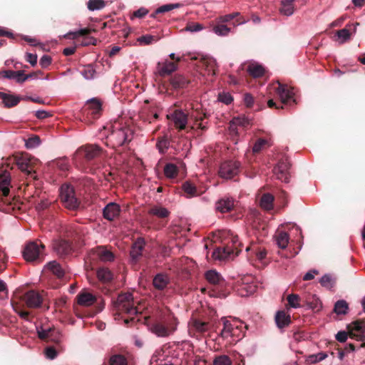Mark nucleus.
I'll list each match as a JSON object with an SVG mask.
<instances>
[{
	"mask_svg": "<svg viewBox=\"0 0 365 365\" xmlns=\"http://www.w3.org/2000/svg\"><path fill=\"white\" fill-rule=\"evenodd\" d=\"M327 357V354L325 352H319L317 354H312L309 356V360L312 363H317Z\"/></svg>",
	"mask_w": 365,
	"mask_h": 365,
	"instance_id": "obj_58",
	"label": "nucleus"
},
{
	"mask_svg": "<svg viewBox=\"0 0 365 365\" xmlns=\"http://www.w3.org/2000/svg\"><path fill=\"white\" fill-rule=\"evenodd\" d=\"M115 309L116 310L115 316H120L123 313L130 316V318L124 319V323L126 325L135 322L137 320L133 316L141 313L140 306L135 305L133 294L130 293L119 294L115 303Z\"/></svg>",
	"mask_w": 365,
	"mask_h": 365,
	"instance_id": "obj_5",
	"label": "nucleus"
},
{
	"mask_svg": "<svg viewBox=\"0 0 365 365\" xmlns=\"http://www.w3.org/2000/svg\"><path fill=\"white\" fill-rule=\"evenodd\" d=\"M214 365H231L232 360L227 355L216 356L213 360Z\"/></svg>",
	"mask_w": 365,
	"mask_h": 365,
	"instance_id": "obj_51",
	"label": "nucleus"
},
{
	"mask_svg": "<svg viewBox=\"0 0 365 365\" xmlns=\"http://www.w3.org/2000/svg\"><path fill=\"white\" fill-rule=\"evenodd\" d=\"M150 215L155 216L160 219H165L169 217L170 212L165 207L160 205H154L148 210Z\"/></svg>",
	"mask_w": 365,
	"mask_h": 365,
	"instance_id": "obj_31",
	"label": "nucleus"
},
{
	"mask_svg": "<svg viewBox=\"0 0 365 365\" xmlns=\"http://www.w3.org/2000/svg\"><path fill=\"white\" fill-rule=\"evenodd\" d=\"M305 305L314 312H318L322 309V302L316 295H312L307 297L304 301Z\"/></svg>",
	"mask_w": 365,
	"mask_h": 365,
	"instance_id": "obj_36",
	"label": "nucleus"
},
{
	"mask_svg": "<svg viewBox=\"0 0 365 365\" xmlns=\"http://www.w3.org/2000/svg\"><path fill=\"white\" fill-rule=\"evenodd\" d=\"M164 174L168 178H175L178 174V168L173 163H167L164 168Z\"/></svg>",
	"mask_w": 365,
	"mask_h": 365,
	"instance_id": "obj_45",
	"label": "nucleus"
},
{
	"mask_svg": "<svg viewBox=\"0 0 365 365\" xmlns=\"http://www.w3.org/2000/svg\"><path fill=\"white\" fill-rule=\"evenodd\" d=\"M321 285L328 289L333 287L334 280L330 274H324L319 281Z\"/></svg>",
	"mask_w": 365,
	"mask_h": 365,
	"instance_id": "obj_54",
	"label": "nucleus"
},
{
	"mask_svg": "<svg viewBox=\"0 0 365 365\" xmlns=\"http://www.w3.org/2000/svg\"><path fill=\"white\" fill-rule=\"evenodd\" d=\"M145 244V242L143 238H138L133 243L130 251V257L133 264L137 263L142 256V252L144 249Z\"/></svg>",
	"mask_w": 365,
	"mask_h": 365,
	"instance_id": "obj_21",
	"label": "nucleus"
},
{
	"mask_svg": "<svg viewBox=\"0 0 365 365\" xmlns=\"http://www.w3.org/2000/svg\"><path fill=\"white\" fill-rule=\"evenodd\" d=\"M178 66L176 63L170 61H165L164 62H159L157 65V73L162 77H165L171 74L177 70Z\"/></svg>",
	"mask_w": 365,
	"mask_h": 365,
	"instance_id": "obj_23",
	"label": "nucleus"
},
{
	"mask_svg": "<svg viewBox=\"0 0 365 365\" xmlns=\"http://www.w3.org/2000/svg\"><path fill=\"white\" fill-rule=\"evenodd\" d=\"M198 66L204 69L207 75L215 76L217 74V66L215 59L205 56L200 58Z\"/></svg>",
	"mask_w": 365,
	"mask_h": 365,
	"instance_id": "obj_19",
	"label": "nucleus"
},
{
	"mask_svg": "<svg viewBox=\"0 0 365 365\" xmlns=\"http://www.w3.org/2000/svg\"><path fill=\"white\" fill-rule=\"evenodd\" d=\"M53 250L61 257H66L70 255L73 250L71 243L68 240L63 239L54 241Z\"/></svg>",
	"mask_w": 365,
	"mask_h": 365,
	"instance_id": "obj_15",
	"label": "nucleus"
},
{
	"mask_svg": "<svg viewBox=\"0 0 365 365\" xmlns=\"http://www.w3.org/2000/svg\"><path fill=\"white\" fill-rule=\"evenodd\" d=\"M289 168L290 165L287 160H281L274 168L273 173L277 179L283 182H288L289 178Z\"/></svg>",
	"mask_w": 365,
	"mask_h": 365,
	"instance_id": "obj_16",
	"label": "nucleus"
},
{
	"mask_svg": "<svg viewBox=\"0 0 365 365\" xmlns=\"http://www.w3.org/2000/svg\"><path fill=\"white\" fill-rule=\"evenodd\" d=\"M287 300L291 307L299 308L304 306L300 304L299 302L301 301V298L298 294H289L287 297Z\"/></svg>",
	"mask_w": 365,
	"mask_h": 365,
	"instance_id": "obj_48",
	"label": "nucleus"
},
{
	"mask_svg": "<svg viewBox=\"0 0 365 365\" xmlns=\"http://www.w3.org/2000/svg\"><path fill=\"white\" fill-rule=\"evenodd\" d=\"M275 241L277 246L282 250L287 248L289 241V235L287 232L280 230L277 231L274 235Z\"/></svg>",
	"mask_w": 365,
	"mask_h": 365,
	"instance_id": "obj_32",
	"label": "nucleus"
},
{
	"mask_svg": "<svg viewBox=\"0 0 365 365\" xmlns=\"http://www.w3.org/2000/svg\"><path fill=\"white\" fill-rule=\"evenodd\" d=\"M235 206V200L230 197H223L215 203V209L221 213L231 212Z\"/></svg>",
	"mask_w": 365,
	"mask_h": 365,
	"instance_id": "obj_20",
	"label": "nucleus"
},
{
	"mask_svg": "<svg viewBox=\"0 0 365 365\" xmlns=\"http://www.w3.org/2000/svg\"><path fill=\"white\" fill-rule=\"evenodd\" d=\"M336 35L339 38H342L343 41L347 40L350 37V32L346 29H342L336 31Z\"/></svg>",
	"mask_w": 365,
	"mask_h": 365,
	"instance_id": "obj_63",
	"label": "nucleus"
},
{
	"mask_svg": "<svg viewBox=\"0 0 365 365\" xmlns=\"http://www.w3.org/2000/svg\"><path fill=\"white\" fill-rule=\"evenodd\" d=\"M192 326L195 330L200 334H203L209 330V323L202 322L197 319H194L192 321Z\"/></svg>",
	"mask_w": 365,
	"mask_h": 365,
	"instance_id": "obj_42",
	"label": "nucleus"
},
{
	"mask_svg": "<svg viewBox=\"0 0 365 365\" xmlns=\"http://www.w3.org/2000/svg\"><path fill=\"white\" fill-rule=\"evenodd\" d=\"M59 199L62 205L67 210L76 211L81 206V200L77 197L73 186L64 183L60 187Z\"/></svg>",
	"mask_w": 365,
	"mask_h": 365,
	"instance_id": "obj_8",
	"label": "nucleus"
},
{
	"mask_svg": "<svg viewBox=\"0 0 365 365\" xmlns=\"http://www.w3.org/2000/svg\"><path fill=\"white\" fill-rule=\"evenodd\" d=\"M202 24L199 23H191L186 26L185 30L191 32L198 31L202 29Z\"/></svg>",
	"mask_w": 365,
	"mask_h": 365,
	"instance_id": "obj_62",
	"label": "nucleus"
},
{
	"mask_svg": "<svg viewBox=\"0 0 365 365\" xmlns=\"http://www.w3.org/2000/svg\"><path fill=\"white\" fill-rule=\"evenodd\" d=\"M168 118L173 122L175 128L178 130H185L187 133H190L195 128L202 130H206L207 128L202 123L203 119L206 118L205 114H203V116L197 117L195 123L192 125H187L188 114L182 110H175L168 115Z\"/></svg>",
	"mask_w": 365,
	"mask_h": 365,
	"instance_id": "obj_7",
	"label": "nucleus"
},
{
	"mask_svg": "<svg viewBox=\"0 0 365 365\" xmlns=\"http://www.w3.org/2000/svg\"><path fill=\"white\" fill-rule=\"evenodd\" d=\"M87 109L89 110L88 114L92 115L93 118H98L102 110V102L97 98L88 100L86 103Z\"/></svg>",
	"mask_w": 365,
	"mask_h": 365,
	"instance_id": "obj_25",
	"label": "nucleus"
},
{
	"mask_svg": "<svg viewBox=\"0 0 365 365\" xmlns=\"http://www.w3.org/2000/svg\"><path fill=\"white\" fill-rule=\"evenodd\" d=\"M222 245L217 247L213 252V257L220 260L233 259L241 251V243L237 235H235L230 230H223L220 232Z\"/></svg>",
	"mask_w": 365,
	"mask_h": 365,
	"instance_id": "obj_1",
	"label": "nucleus"
},
{
	"mask_svg": "<svg viewBox=\"0 0 365 365\" xmlns=\"http://www.w3.org/2000/svg\"><path fill=\"white\" fill-rule=\"evenodd\" d=\"M97 277L103 283H109L114 278V274L109 268L101 267L96 271Z\"/></svg>",
	"mask_w": 365,
	"mask_h": 365,
	"instance_id": "obj_26",
	"label": "nucleus"
},
{
	"mask_svg": "<svg viewBox=\"0 0 365 365\" xmlns=\"http://www.w3.org/2000/svg\"><path fill=\"white\" fill-rule=\"evenodd\" d=\"M223 329L221 331V336L223 338H227L228 336L241 338L245 336L242 334V322L236 319L232 321L227 320L226 318H222Z\"/></svg>",
	"mask_w": 365,
	"mask_h": 365,
	"instance_id": "obj_10",
	"label": "nucleus"
},
{
	"mask_svg": "<svg viewBox=\"0 0 365 365\" xmlns=\"http://www.w3.org/2000/svg\"><path fill=\"white\" fill-rule=\"evenodd\" d=\"M349 336L357 340H365V319H359L348 326Z\"/></svg>",
	"mask_w": 365,
	"mask_h": 365,
	"instance_id": "obj_14",
	"label": "nucleus"
},
{
	"mask_svg": "<svg viewBox=\"0 0 365 365\" xmlns=\"http://www.w3.org/2000/svg\"><path fill=\"white\" fill-rule=\"evenodd\" d=\"M11 303L14 310L21 318L29 321L30 312L24 310V307L31 309L40 307L43 303V297L37 291L29 290L19 297L15 296L11 299Z\"/></svg>",
	"mask_w": 365,
	"mask_h": 365,
	"instance_id": "obj_2",
	"label": "nucleus"
},
{
	"mask_svg": "<svg viewBox=\"0 0 365 365\" xmlns=\"http://www.w3.org/2000/svg\"><path fill=\"white\" fill-rule=\"evenodd\" d=\"M205 276L207 282L212 284L220 285L224 282L222 276L214 269L207 271Z\"/></svg>",
	"mask_w": 365,
	"mask_h": 365,
	"instance_id": "obj_33",
	"label": "nucleus"
},
{
	"mask_svg": "<svg viewBox=\"0 0 365 365\" xmlns=\"http://www.w3.org/2000/svg\"><path fill=\"white\" fill-rule=\"evenodd\" d=\"M178 319L168 308L161 311L158 319L149 324L150 330L159 337H167L177 329Z\"/></svg>",
	"mask_w": 365,
	"mask_h": 365,
	"instance_id": "obj_4",
	"label": "nucleus"
},
{
	"mask_svg": "<svg viewBox=\"0 0 365 365\" xmlns=\"http://www.w3.org/2000/svg\"><path fill=\"white\" fill-rule=\"evenodd\" d=\"M46 267L58 278H62L64 276V269L61 267L60 264L56 262V261L48 262Z\"/></svg>",
	"mask_w": 365,
	"mask_h": 365,
	"instance_id": "obj_38",
	"label": "nucleus"
},
{
	"mask_svg": "<svg viewBox=\"0 0 365 365\" xmlns=\"http://www.w3.org/2000/svg\"><path fill=\"white\" fill-rule=\"evenodd\" d=\"M106 153L100 145L97 144H86L77 149L75 153V159L89 171L93 166L100 163Z\"/></svg>",
	"mask_w": 365,
	"mask_h": 365,
	"instance_id": "obj_3",
	"label": "nucleus"
},
{
	"mask_svg": "<svg viewBox=\"0 0 365 365\" xmlns=\"http://www.w3.org/2000/svg\"><path fill=\"white\" fill-rule=\"evenodd\" d=\"M110 365H127V359L121 354L112 356L109 360Z\"/></svg>",
	"mask_w": 365,
	"mask_h": 365,
	"instance_id": "obj_49",
	"label": "nucleus"
},
{
	"mask_svg": "<svg viewBox=\"0 0 365 365\" xmlns=\"http://www.w3.org/2000/svg\"><path fill=\"white\" fill-rule=\"evenodd\" d=\"M158 40V38L156 36L152 35H144L138 38V41L141 45H150Z\"/></svg>",
	"mask_w": 365,
	"mask_h": 365,
	"instance_id": "obj_55",
	"label": "nucleus"
},
{
	"mask_svg": "<svg viewBox=\"0 0 365 365\" xmlns=\"http://www.w3.org/2000/svg\"><path fill=\"white\" fill-rule=\"evenodd\" d=\"M19 98L7 94L2 102L4 104L5 107L11 108L16 106L19 103Z\"/></svg>",
	"mask_w": 365,
	"mask_h": 365,
	"instance_id": "obj_50",
	"label": "nucleus"
},
{
	"mask_svg": "<svg viewBox=\"0 0 365 365\" xmlns=\"http://www.w3.org/2000/svg\"><path fill=\"white\" fill-rule=\"evenodd\" d=\"M120 207L115 202L108 203L103 210V216L108 221H113L117 218L120 213Z\"/></svg>",
	"mask_w": 365,
	"mask_h": 365,
	"instance_id": "obj_22",
	"label": "nucleus"
},
{
	"mask_svg": "<svg viewBox=\"0 0 365 365\" xmlns=\"http://www.w3.org/2000/svg\"><path fill=\"white\" fill-rule=\"evenodd\" d=\"M41 139L38 135H34L26 141V147L29 149L34 148L39 145Z\"/></svg>",
	"mask_w": 365,
	"mask_h": 365,
	"instance_id": "obj_56",
	"label": "nucleus"
},
{
	"mask_svg": "<svg viewBox=\"0 0 365 365\" xmlns=\"http://www.w3.org/2000/svg\"><path fill=\"white\" fill-rule=\"evenodd\" d=\"M274 197L270 193H264L259 200V206L266 211H270L274 208Z\"/></svg>",
	"mask_w": 365,
	"mask_h": 365,
	"instance_id": "obj_28",
	"label": "nucleus"
},
{
	"mask_svg": "<svg viewBox=\"0 0 365 365\" xmlns=\"http://www.w3.org/2000/svg\"><path fill=\"white\" fill-rule=\"evenodd\" d=\"M295 0H282L281 1L280 12L286 16H291L294 13V2Z\"/></svg>",
	"mask_w": 365,
	"mask_h": 365,
	"instance_id": "obj_37",
	"label": "nucleus"
},
{
	"mask_svg": "<svg viewBox=\"0 0 365 365\" xmlns=\"http://www.w3.org/2000/svg\"><path fill=\"white\" fill-rule=\"evenodd\" d=\"M170 146V140L167 135H163L161 137H158L156 143V148L158 149L159 152L161 153H164L166 152L168 148Z\"/></svg>",
	"mask_w": 365,
	"mask_h": 365,
	"instance_id": "obj_44",
	"label": "nucleus"
},
{
	"mask_svg": "<svg viewBox=\"0 0 365 365\" xmlns=\"http://www.w3.org/2000/svg\"><path fill=\"white\" fill-rule=\"evenodd\" d=\"M267 143V141L264 139H258L253 145L252 151L255 153H259L263 147Z\"/></svg>",
	"mask_w": 365,
	"mask_h": 365,
	"instance_id": "obj_59",
	"label": "nucleus"
},
{
	"mask_svg": "<svg viewBox=\"0 0 365 365\" xmlns=\"http://www.w3.org/2000/svg\"><path fill=\"white\" fill-rule=\"evenodd\" d=\"M45 245L41 240H36L28 242L23 251L22 255L24 259L30 262H42L45 255Z\"/></svg>",
	"mask_w": 365,
	"mask_h": 365,
	"instance_id": "obj_9",
	"label": "nucleus"
},
{
	"mask_svg": "<svg viewBox=\"0 0 365 365\" xmlns=\"http://www.w3.org/2000/svg\"><path fill=\"white\" fill-rule=\"evenodd\" d=\"M38 336L39 339L44 340L47 342H53L56 344L61 343L62 335L61 332L56 329H41L38 330Z\"/></svg>",
	"mask_w": 365,
	"mask_h": 365,
	"instance_id": "obj_13",
	"label": "nucleus"
},
{
	"mask_svg": "<svg viewBox=\"0 0 365 365\" xmlns=\"http://www.w3.org/2000/svg\"><path fill=\"white\" fill-rule=\"evenodd\" d=\"M36 159L31 158L26 153L17 154L13 157V163L18 168L28 175H32L34 170V164Z\"/></svg>",
	"mask_w": 365,
	"mask_h": 365,
	"instance_id": "obj_11",
	"label": "nucleus"
},
{
	"mask_svg": "<svg viewBox=\"0 0 365 365\" xmlns=\"http://www.w3.org/2000/svg\"><path fill=\"white\" fill-rule=\"evenodd\" d=\"M170 283V277L168 274L165 273L157 274L153 279V287L159 291L165 289Z\"/></svg>",
	"mask_w": 365,
	"mask_h": 365,
	"instance_id": "obj_24",
	"label": "nucleus"
},
{
	"mask_svg": "<svg viewBox=\"0 0 365 365\" xmlns=\"http://www.w3.org/2000/svg\"><path fill=\"white\" fill-rule=\"evenodd\" d=\"M276 91L280 98L281 104H287L291 101H292L293 103L295 102L294 93L292 89L289 88L287 85L278 83V87L276 88Z\"/></svg>",
	"mask_w": 365,
	"mask_h": 365,
	"instance_id": "obj_18",
	"label": "nucleus"
},
{
	"mask_svg": "<svg viewBox=\"0 0 365 365\" xmlns=\"http://www.w3.org/2000/svg\"><path fill=\"white\" fill-rule=\"evenodd\" d=\"M133 133V129L129 125L115 122L113 130L108 136L107 145H110L113 149L124 146L132 140Z\"/></svg>",
	"mask_w": 365,
	"mask_h": 365,
	"instance_id": "obj_6",
	"label": "nucleus"
},
{
	"mask_svg": "<svg viewBox=\"0 0 365 365\" xmlns=\"http://www.w3.org/2000/svg\"><path fill=\"white\" fill-rule=\"evenodd\" d=\"M240 171V163L237 161L228 160L222 163L219 169V175L222 178L231 179Z\"/></svg>",
	"mask_w": 365,
	"mask_h": 365,
	"instance_id": "obj_12",
	"label": "nucleus"
},
{
	"mask_svg": "<svg viewBox=\"0 0 365 365\" xmlns=\"http://www.w3.org/2000/svg\"><path fill=\"white\" fill-rule=\"evenodd\" d=\"M182 189L187 197H192L198 195L196 186L189 181H186L182 184Z\"/></svg>",
	"mask_w": 365,
	"mask_h": 365,
	"instance_id": "obj_39",
	"label": "nucleus"
},
{
	"mask_svg": "<svg viewBox=\"0 0 365 365\" xmlns=\"http://www.w3.org/2000/svg\"><path fill=\"white\" fill-rule=\"evenodd\" d=\"M93 30L86 28L81 29L76 31H71L64 35V38L68 39H76L79 36H86L91 34Z\"/></svg>",
	"mask_w": 365,
	"mask_h": 365,
	"instance_id": "obj_43",
	"label": "nucleus"
},
{
	"mask_svg": "<svg viewBox=\"0 0 365 365\" xmlns=\"http://www.w3.org/2000/svg\"><path fill=\"white\" fill-rule=\"evenodd\" d=\"M93 255L103 262H110L114 259L113 253L106 250L103 247H98L96 250H94Z\"/></svg>",
	"mask_w": 365,
	"mask_h": 365,
	"instance_id": "obj_34",
	"label": "nucleus"
},
{
	"mask_svg": "<svg viewBox=\"0 0 365 365\" xmlns=\"http://www.w3.org/2000/svg\"><path fill=\"white\" fill-rule=\"evenodd\" d=\"M106 2L104 0H89L87 3L88 9L90 11L100 10L104 8Z\"/></svg>",
	"mask_w": 365,
	"mask_h": 365,
	"instance_id": "obj_46",
	"label": "nucleus"
},
{
	"mask_svg": "<svg viewBox=\"0 0 365 365\" xmlns=\"http://www.w3.org/2000/svg\"><path fill=\"white\" fill-rule=\"evenodd\" d=\"M45 354L47 358L50 359H53L57 356V351L56 350L51 346L47 347L45 349Z\"/></svg>",
	"mask_w": 365,
	"mask_h": 365,
	"instance_id": "obj_64",
	"label": "nucleus"
},
{
	"mask_svg": "<svg viewBox=\"0 0 365 365\" xmlns=\"http://www.w3.org/2000/svg\"><path fill=\"white\" fill-rule=\"evenodd\" d=\"M275 322L279 329H283L291 323V318L284 311H279L275 315Z\"/></svg>",
	"mask_w": 365,
	"mask_h": 365,
	"instance_id": "obj_29",
	"label": "nucleus"
},
{
	"mask_svg": "<svg viewBox=\"0 0 365 365\" xmlns=\"http://www.w3.org/2000/svg\"><path fill=\"white\" fill-rule=\"evenodd\" d=\"M56 165L62 171H66L68 170L69 164L67 158H61L57 160L56 162Z\"/></svg>",
	"mask_w": 365,
	"mask_h": 365,
	"instance_id": "obj_60",
	"label": "nucleus"
},
{
	"mask_svg": "<svg viewBox=\"0 0 365 365\" xmlns=\"http://www.w3.org/2000/svg\"><path fill=\"white\" fill-rule=\"evenodd\" d=\"M78 303L80 305L88 307L93 304L96 302V297L91 293L87 292H80L77 295Z\"/></svg>",
	"mask_w": 365,
	"mask_h": 365,
	"instance_id": "obj_27",
	"label": "nucleus"
},
{
	"mask_svg": "<svg viewBox=\"0 0 365 365\" xmlns=\"http://www.w3.org/2000/svg\"><path fill=\"white\" fill-rule=\"evenodd\" d=\"M190 81L182 75H175L170 80L172 88L175 90L185 88Z\"/></svg>",
	"mask_w": 365,
	"mask_h": 365,
	"instance_id": "obj_30",
	"label": "nucleus"
},
{
	"mask_svg": "<svg viewBox=\"0 0 365 365\" xmlns=\"http://www.w3.org/2000/svg\"><path fill=\"white\" fill-rule=\"evenodd\" d=\"M96 73V70L93 68V66L90 64L84 66L83 69L81 71V74L87 80L93 79L95 77Z\"/></svg>",
	"mask_w": 365,
	"mask_h": 365,
	"instance_id": "obj_52",
	"label": "nucleus"
},
{
	"mask_svg": "<svg viewBox=\"0 0 365 365\" xmlns=\"http://www.w3.org/2000/svg\"><path fill=\"white\" fill-rule=\"evenodd\" d=\"M212 31L218 36H227L230 31V28L220 24L215 25L213 27Z\"/></svg>",
	"mask_w": 365,
	"mask_h": 365,
	"instance_id": "obj_53",
	"label": "nucleus"
},
{
	"mask_svg": "<svg viewBox=\"0 0 365 365\" xmlns=\"http://www.w3.org/2000/svg\"><path fill=\"white\" fill-rule=\"evenodd\" d=\"M247 71L253 78H259L264 75V68L258 63H250L247 68Z\"/></svg>",
	"mask_w": 365,
	"mask_h": 365,
	"instance_id": "obj_35",
	"label": "nucleus"
},
{
	"mask_svg": "<svg viewBox=\"0 0 365 365\" xmlns=\"http://www.w3.org/2000/svg\"><path fill=\"white\" fill-rule=\"evenodd\" d=\"M180 4H165L156 9V13H165L168 12L174 9H177L180 7Z\"/></svg>",
	"mask_w": 365,
	"mask_h": 365,
	"instance_id": "obj_57",
	"label": "nucleus"
},
{
	"mask_svg": "<svg viewBox=\"0 0 365 365\" xmlns=\"http://www.w3.org/2000/svg\"><path fill=\"white\" fill-rule=\"evenodd\" d=\"M348 309V304L344 300H339L334 305V311L337 314H345Z\"/></svg>",
	"mask_w": 365,
	"mask_h": 365,
	"instance_id": "obj_47",
	"label": "nucleus"
},
{
	"mask_svg": "<svg viewBox=\"0 0 365 365\" xmlns=\"http://www.w3.org/2000/svg\"><path fill=\"white\" fill-rule=\"evenodd\" d=\"M11 182L10 174L7 170H2L0 172V199L6 202L7 200H4L9 194V185Z\"/></svg>",
	"mask_w": 365,
	"mask_h": 365,
	"instance_id": "obj_17",
	"label": "nucleus"
},
{
	"mask_svg": "<svg viewBox=\"0 0 365 365\" xmlns=\"http://www.w3.org/2000/svg\"><path fill=\"white\" fill-rule=\"evenodd\" d=\"M23 74V71H11V70H4L0 71V78H8V79H15L16 82H18V79L21 78Z\"/></svg>",
	"mask_w": 365,
	"mask_h": 365,
	"instance_id": "obj_41",
	"label": "nucleus"
},
{
	"mask_svg": "<svg viewBox=\"0 0 365 365\" xmlns=\"http://www.w3.org/2000/svg\"><path fill=\"white\" fill-rule=\"evenodd\" d=\"M244 103L245 106L250 108H253L254 105H257V110H259L263 108V106L261 105L259 101H258L257 98H255L250 93H245L244 95Z\"/></svg>",
	"mask_w": 365,
	"mask_h": 365,
	"instance_id": "obj_40",
	"label": "nucleus"
},
{
	"mask_svg": "<svg viewBox=\"0 0 365 365\" xmlns=\"http://www.w3.org/2000/svg\"><path fill=\"white\" fill-rule=\"evenodd\" d=\"M218 99L220 101L227 105L230 104L233 101L232 96L228 93H220Z\"/></svg>",
	"mask_w": 365,
	"mask_h": 365,
	"instance_id": "obj_61",
	"label": "nucleus"
}]
</instances>
